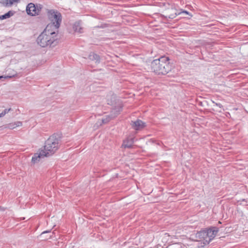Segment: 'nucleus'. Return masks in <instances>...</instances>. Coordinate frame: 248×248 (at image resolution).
I'll list each match as a JSON object with an SVG mask.
<instances>
[{
  "label": "nucleus",
  "mask_w": 248,
  "mask_h": 248,
  "mask_svg": "<svg viewBox=\"0 0 248 248\" xmlns=\"http://www.w3.org/2000/svg\"><path fill=\"white\" fill-rule=\"evenodd\" d=\"M168 57L162 56L153 60L151 64L152 71L157 75H165L171 70V65Z\"/></svg>",
  "instance_id": "nucleus-2"
},
{
  "label": "nucleus",
  "mask_w": 248,
  "mask_h": 248,
  "mask_svg": "<svg viewBox=\"0 0 248 248\" xmlns=\"http://www.w3.org/2000/svg\"><path fill=\"white\" fill-rule=\"evenodd\" d=\"M61 138L62 134L54 133L46 141L44 150L48 153L49 156L58 149Z\"/></svg>",
  "instance_id": "nucleus-3"
},
{
  "label": "nucleus",
  "mask_w": 248,
  "mask_h": 248,
  "mask_svg": "<svg viewBox=\"0 0 248 248\" xmlns=\"http://www.w3.org/2000/svg\"><path fill=\"white\" fill-rule=\"evenodd\" d=\"M46 27L44 31L37 38V44L42 47L49 46L53 47L59 43L60 40L58 37V32Z\"/></svg>",
  "instance_id": "nucleus-1"
},
{
  "label": "nucleus",
  "mask_w": 248,
  "mask_h": 248,
  "mask_svg": "<svg viewBox=\"0 0 248 248\" xmlns=\"http://www.w3.org/2000/svg\"><path fill=\"white\" fill-rule=\"evenodd\" d=\"M48 156V153H46L44 150H39V152L35 153L32 157L31 162L33 164L38 163L42 158Z\"/></svg>",
  "instance_id": "nucleus-6"
},
{
  "label": "nucleus",
  "mask_w": 248,
  "mask_h": 248,
  "mask_svg": "<svg viewBox=\"0 0 248 248\" xmlns=\"http://www.w3.org/2000/svg\"><path fill=\"white\" fill-rule=\"evenodd\" d=\"M17 124H16V125L15 126H9V127L11 128H14L16 126H20V125H21L22 124V123L20 122H17Z\"/></svg>",
  "instance_id": "nucleus-19"
},
{
  "label": "nucleus",
  "mask_w": 248,
  "mask_h": 248,
  "mask_svg": "<svg viewBox=\"0 0 248 248\" xmlns=\"http://www.w3.org/2000/svg\"><path fill=\"white\" fill-rule=\"evenodd\" d=\"M174 246L176 248H182L181 245L179 244H175Z\"/></svg>",
  "instance_id": "nucleus-22"
},
{
  "label": "nucleus",
  "mask_w": 248,
  "mask_h": 248,
  "mask_svg": "<svg viewBox=\"0 0 248 248\" xmlns=\"http://www.w3.org/2000/svg\"><path fill=\"white\" fill-rule=\"evenodd\" d=\"M207 240H206L207 244L212 240L216 236L219 231V229L217 227H211L206 228Z\"/></svg>",
  "instance_id": "nucleus-5"
},
{
  "label": "nucleus",
  "mask_w": 248,
  "mask_h": 248,
  "mask_svg": "<svg viewBox=\"0 0 248 248\" xmlns=\"http://www.w3.org/2000/svg\"><path fill=\"white\" fill-rule=\"evenodd\" d=\"M15 13V11H9L7 13L5 14L1 15L0 16V20H3L10 17L13 16Z\"/></svg>",
  "instance_id": "nucleus-14"
},
{
  "label": "nucleus",
  "mask_w": 248,
  "mask_h": 248,
  "mask_svg": "<svg viewBox=\"0 0 248 248\" xmlns=\"http://www.w3.org/2000/svg\"><path fill=\"white\" fill-rule=\"evenodd\" d=\"M73 29L75 31L82 33L83 32V28L81 27V22L80 21L75 22L73 25Z\"/></svg>",
  "instance_id": "nucleus-12"
},
{
  "label": "nucleus",
  "mask_w": 248,
  "mask_h": 248,
  "mask_svg": "<svg viewBox=\"0 0 248 248\" xmlns=\"http://www.w3.org/2000/svg\"><path fill=\"white\" fill-rule=\"evenodd\" d=\"M50 232L49 231H45V232H44L42 234H44V233H47V232Z\"/></svg>",
  "instance_id": "nucleus-23"
},
{
  "label": "nucleus",
  "mask_w": 248,
  "mask_h": 248,
  "mask_svg": "<svg viewBox=\"0 0 248 248\" xmlns=\"http://www.w3.org/2000/svg\"><path fill=\"white\" fill-rule=\"evenodd\" d=\"M26 12L28 15L31 16L39 15L38 9L36 8L35 5L31 2L27 5L26 7Z\"/></svg>",
  "instance_id": "nucleus-7"
},
{
  "label": "nucleus",
  "mask_w": 248,
  "mask_h": 248,
  "mask_svg": "<svg viewBox=\"0 0 248 248\" xmlns=\"http://www.w3.org/2000/svg\"><path fill=\"white\" fill-rule=\"evenodd\" d=\"M134 142V139L133 138H128L124 140L122 147L124 148H131L132 147Z\"/></svg>",
  "instance_id": "nucleus-11"
},
{
  "label": "nucleus",
  "mask_w": 248,
  "mask_h": 248,
  "mask_svg": "<svg viewBox=\"0 0 248 248\" xmlns=\"http://www.w3.org/2000/svg\"><path fill=\"white\" fill-rule=\"evenodd\" d=\"M206 229L198 232L195 234V237L197 241H203V244H206V240H207Z\"/></svg>",
  "instance_id": "nucleus-8"
},
{
  "label": "nucleus",
  "mask_w": 248,
  "mask_h": 248,
  "mask_svg": "<svg viewBox=\"0 0 248 248\" xmlns=\"http://www.w3.org/2000/svg\"><path fill=\"white\" fill-rule=\"evenodd\" d=\"M36 6V8H37L38 9V14L39 15L41 12V9L43 8V5L41 4H37Z\"/></svg>",
  "instance_id": "nucleus-18"
},
{
  "label": "nucleus",
  "mask_w": 248,
  "mask_h": 248,
  "mask_svg": "<svg viewBox=\"0 0 248 248\" xmlns=\"http://www.w3.org/2000/svg\"><path fill=\"white\" fill-rule=\"evenodd\" d=\"M11 110V108L5 109L1 113H0V117H3L6 113L9 112Z\"/></svg>",
  "instance_id": "nucleus-17"
},
{
  "label": "nucleus",
  "mask_w": 248,
  "mask_h": 248,
  "mask_svg": "<svg viewBox=\"0 0 248 248\" xmlns=\"http://www.w3.org/2000/svg\"><path fill=\"white\" fill-rule=\"evenodd\" d=\"M122 109V107H120L118 108V110H116L114 109L113 110L111 111V113L109 116H108L106 119H102V122L103 124H106L111 119L115 117L117 115L119 114V112L121 111Z\"/></svg>",
  "instance_id": "nucleus-9"
},
{
  "label": "nucleus",
  "mask_w": 248,
  "mask_h": 248,
  "mask_svg": "<svg viewBox=\"0 0 248 248\" xmlns=\"http://www.w3.org/2000/svg\"><path fill=\"white\" fill-rule=\"evenodd\" d=\"M2 78V76H0V79H1Z\"/></svg>",
  "instance_id": "nucleus-25"
},
{
  "label": "nucleus",
  "mask_w": 248,
  "mask_h": 248,
  "mask_svg": "<svg viewBox=\"0 0 248 248\" xmlns=\"http://www.w3.org/2000/svg\"><path fill=\"white\" fill-rule=\"evenodd\" d=\"M20 0H5L3 2V4L5 7H9L12 6L14 2H19Z\"/></svg>",
  "instance_id": "nucleus-15"
},
{
  "label": "nucleus",
  "mask_w": 248,
  "mask_h": 248,
  "mask_svg": "<svg viewBox=\"0 0 248 248\" xmlns=\"http://www.w3.org/2000/svg\"><path fill=\"white\" fill-rule=\"evenodd\" d=\"M180 14H181V13H185V14H186V15H189V13L188 11H185V10H184V11H182V12H180Z\"/></svg>",
  "instance_id": "nucleus-21"
},
{
  "label": "nucleus",
  "mask_w": 248,
  "mask_h": 248,
  "mask_svg": "<svg viewBox=\"0 0 248 248\" xmlns=\"http://www.w3.org/2000/svg\"><path fill=\"white\" fill-rule=\"evenodd\" d=\"M180 13H177L176 12H174V13H172L169 16L162 15V17H163V18L164 19H168V18L172 19L174 18L176 16L180 15Z\"/></svg>",
  "instance_id": "nucleus-16"
},
{
  "label": "nucleus",
  "mask_w": 248,
  "mask_h": 248,
  "mask_svg": "<svg viewBox=\"0 0 248 248\" xmlns=\"http://www.w3.org/2000/svg\"><path fill=\"white\" fill-rule=\"evenodd\" d=\"M200 105H202V102H200Z\"/></svg>",
  "instance_id": "nucleus-24"
},
{
  "label": "nucleus",
  "mask_w": 248,
  "mask_h": 248,
  "mask_svg": "<svg viewBox=\"0 0 248 248\" xmlns=\"http://www.w3.org/2000/svg\"><path fill=\"white\" fill-rule=\"evenodd\" d=\"M132 127L136 130H139L142 129L145 126V123L141 120L138 119L136 121H132Z\"/></svg>",
  "instance_id": "nucleus-10"
},
{
  "label": "nucleus",
  "mask_w": 248,
  "mask_h": 248,
  "mask_svg": "<svg viewBox=\"0 0 248 248\" xmlns=\"http://www.w3.org/2000/svg\"><path fill=\"white\" fill-rule=\"evenodd\" d=\"M88 58L92 61H95L96 63H99L100 62V56L93 52L90 53Z\"/></svg>",
  "instance_id": "nucleus-13"
},
{
  "label": "nucleus",
  "mask_w": 248,
  "mask_h": 248,
  "mask_svg": "<svg viewBox=\"0 0 248 248\" xmlns=\"http://www.w3.org/2000/svg\"><path fill=\"white\" fill-rule=\"evenodd\" d=\"M47 16L50 22L46 26L49 29L58 32L62 21V14L57 10L51 9L47 10Z\"/></svg>",
  "instance_id": "nucleus-4"
},
{
  "label": "nucleus",
  "mask_w": 248,
  "mask_h": 248,
  "mask_svg": "<svg viewBox=\"0 0 248 248\" xmlns=\"http://www.w3.org/2000/svg\"><path fill=\"white\" fill-rule=\"evenodd\" d=\"M213 103H215L217 106L219 107L220 108H222V105L221 104L215 103L214 101H213Z\"/></svg>",
  "instance_id": "nucleus-20"
}]
</instances>
